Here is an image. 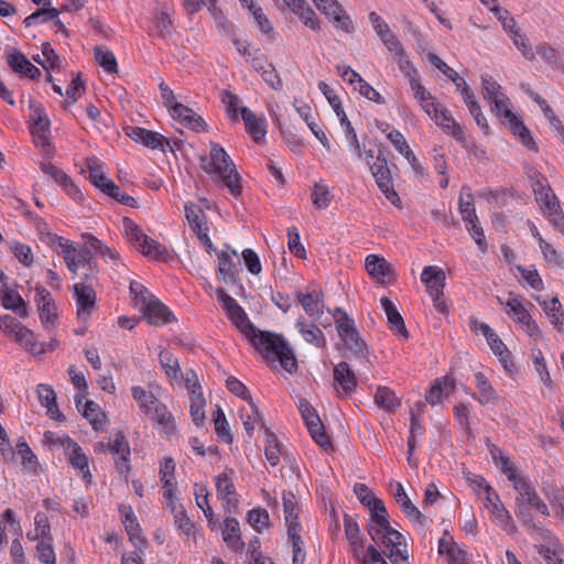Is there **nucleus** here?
Here are the masks:
<instances>
[{"label":"nucleus","instance_id":"f257e3e1","mask_svg":"<svg viewBox=\"0 0 564 564\" xmlns=\"http://www.w3.org/2000/svg\"><path fill=\"white\" fill-rule=\"evenodd\" d=\"M216 295L229 319L267 360H279L281 367L290 373L297 370L294 351L282 335L257 329L243 308L224 289H217Z\"/></svg>","mask_w":564,"mask_h":564},{"label":"nucleus","instance_id":"f03ea898","mask_svg":"<svg viewBox=\"0 0 564 564\" xmlns=\"http://www.w3.org/2000/svg\"><path fill=\"white\" fill-rule=\"evenodd\" d=\"M199 161L204 172L220 180L231 195L235 197L241 195V176L234 161L221 145L212 142L209 156L202 155Z\"/></svg>","mask_w":564,"mask_h":564},{"label":"nucleus","instance_id":"7ed1b4c3","mask_svg":"<svg viewBox=\"0 0 564 564\" xmlns=\"http://www.w3.org/2000/svg\"><path fill=\"white\" fill-rule=\"evenodd\" d=\"M514 490L518 492L516 497V516L528 528L536 529L538 527L531 516L530 508L547 517L550 516L549 507L540 498L529 477L516 482Z\"/></svg>","mask_w":564,"mask_h":564},{"label":"nucleus","instance_id":"20e7f679","mask_svg":"<svg viewBox=\"0 0 564 564\" xmlns=\"http://www.w3.org/2000/svg\"><path fill=\"white\" fill-rule=\"evenodd\" d=\"M45 241L59 249L66 267L72 273L76 274L77 270L85 265L90 271L96 269V264L93 262V249L88 245L87 247L77 248L73 241L48 231L45 234Z\"/></svg>","mask_w":564,"mask_h":564},{"label":"nucleus","instance_id":"39448f33","mask_svg":"<svg viewBox=\"0 0 564 564\" xmlns=\"http://www.w3.org/2000/svg\"><path fill=\"white\" fill-rule=\"evenodd\" d=\"M122 224L129 242L138 243L139 249L144 256L160 261H167L170 259L171 256L169 250L154 239L143 234L140 227L132 219L124 217Z\"/></svg>","mask_w":564,"mask_h":564},{"label":"nucleus","instance_id":"423d86ee","mask_svg":"<svg viewBox=\"0 0 564 564\" xmlns=\"http://www.w3.org/2000/svg\"><path fill=\"white\" fill-rule=\"evenodd\" d=\"M384 153L386 148L379 147L376 161L369 164V167L380 191L386 195L388 200L395 204L400 198L393 188L391 172Z\"/></svg>","mask_w":564,"mask_h":564},{"label":"nucleus","instance_id":"0eeeda50","mask_svg":"<svg viewBox=\"0 0 564 564\" xmlns=\"http://www.w3.org/2000/svg\"><path fill=\"white\" fill-rule=\"evenodd\" d=\"M313 2L336 30L348 34L355 32V24L351 18L337 0H313Z\"/></svg>","mask_w":564,"mask_h":564},{"label":"nucleus","instance_id":"6e6552de","mask_svg":"<svg viewBox=\"0 0 564 564\" xmlns=\"http://www.w3.org/2000/svg\"><path fill=\"white\" fill-rule=\"evenodd\" d=\"M299 411L312 436V438L322 447L330 446V440L325 432L324 425L316 412L307 400L301 399Z\"/></svg>","mask_w":564,"mask_h":564},{"label":"nucleus","instance_id":"1a4fd4ad","mask_svg":"<svg viewBox=\"0 0 564 564\" xmlns=\"http://www.w3.org/2000/svg\"><path fill=\"white\" fill-rule=\"evenodd\" d=\"M484 506L489 511L491 520L502 530L511 533L514 529V522L501 502L499 495L492 487H487V492L484 498Z\"/></svg>","mask_w":564,"mask_h":564},{"label":"nucleus","instance_id":"9d476101","mask_svg":"<svg viewBox=\"0 0 564 564\" xmlns=\"http://www.w3.org/2000/svg\"><path fill=\"white\" fill-rule=\"evenodd\" d=\"M61 447L64 449L69 465L78 469L83 475V479L90 484L93 476L89 470V459L83 452V448L70 437L62 438Z\"/></svg>","mask_w":564,"mask_h":564},{"label":"nucleus","instance_id":"9b49d317","mask_svg":"<svg viewBox=\"0 0 564 564\" xmlns=\"http://www.w3.org/2000/svg\"><path fill=\"white\" fill-rule=\"evenodd\" d=\"M218 265L217 274L226 284H236L239 282V260L238 252L227 246L226 251L217 252Z\"/></svg>","mask_w":564,"mask_h":564},{"label":"nucleus","instance_id":"f8f14e48","mask_svg":"<svg viewBox=\"0 0 564 564\" xmlns=\"http://www.w3.org/2000/svg\"><path fill=\"white\" fill-rule=\"evenodd\" d=\"M345 536L356 560L361 564H368L365 554V536L361 534L356 519L347 513L344 516Z\"/></svg>","mask_w":564,"mask_h":564},{"label":"nucleus","instance_id":"ddd939ff","mask_svg":"<svg viewBox=\"0 0 564 564\" xmlns=\"http://www.w3.org/2000/svg\"><path fill=\"white\" fill-rule=\"evenodd\" d=\"M74 296L77 305V317L87 321L96 307V292L91 285L83 282L74 284Z\"/></svg>","mask_w":564,"mask_h":564},{"label":"nucleus","instance_id":"4468645a","mask_svg":"<svg viewBox=\"0 0 564 564\" xmlns=\"http://www.w3.org/2000/svg\"><path fill=\"white\" fill-rule=\"evenodd\" d=\"M127 134L133 141L142 143L143 145H145L148 148L160 149L163 152L166 151V148H170L171 151H174L170 141L159 132L147 130L141 127H130Z\"/></svg>","mask_w":564,"mask_h":564},{"label":"nucleus","instance_id":"2eb2a0df","mask_svg":"<svg viewBox=\"0 0 564 564\" xmlns=\"http://www.w3.org/2000/svg\"><path fill=\"white\" fill-rule=\"evenodd\" d=\"M334 387L337 393L350 395L357 388V377L346 361L334 367Z\"/></svg>","mask_w":564,"mask_h":564},{"label":"nucleus","instance_id":"dca6fc26","mask_svg":"<svg viewBox=\"0 0 564 564\" xmlns=\"http://www.w3.org/2000/svg\"><path fill=\"white\" fill-rule=\"evenodd\" d=\"M140 311L148 323L154 326H162L174 321L173 313L156 297L140 307Z\"/></svg>","mask_w":564,"mask_h":564},{"label":"nucleus","instance_id":"f3484780","mask_svg":"<svg viewBox=\"0 0 564 564\" xmlns=\"http://www.w3.org/2000/svg\"><path fill=\"white\" fill-rule=\"evenodd\" d=\"M295 296L310 317L321 318L324 310V294L322 291L315 289L310 292L296 291Z\"/></svg>","mask_w":564,"mask_h":564},{"label":"nucleus","instance_id":"a211bd4d","mask_svg":"<svg viewBox=\"0 0 564 564\" xmlns=\"http://www.w3.org/2000/svg\"><path fill=\"white\" fill-rule=\"evenodd\" d=\"M365 264L369 275L380 283H389L394 279L393 268L383 257L369 254Z\"/></svg>","mask_w":564,"mask_h":564},{"label":"nucleus","instance_id":"6ab92c4d","mask_svg":"<svg viewBox=\"0 0 564 564\" xmlns=\"http://www.w3.org/2000/svg\"><path fill=\"white\" fill-rule=\"evenodd\" d=\"M41 170L43 173L53 178L58 185H61L66 193L73 198L77 199L83 196L79 188L73 183L72 178L59 167L55 166L51 162H42Z\"/></svg>","mask_w":564,"mask_h":564},{"label":"nucleus","instance_id":"aec40b11","mask_svg":"<svg viewBox=\"0 0 564 564\" xmlns=\"http://www.w3.org/2000/svg\"><path fill=\"white\" fill-rule=\"evenodd\" d=\"M108 449L118 456L116 467L120 474H128L130 471V446L124 435L120 432L116 434L112 442L108 443Z\"/></svg>","mask_w":564,"mask_h":564},{"label":"nucleus","instance_id":"412c9836","mask_svg":"<svg viewBox=\"0 0 564 564\" xmlns=\"http://www.w3.org/2000/svg\"><path fill=\"white\" fill-rule=\"evenodd\" d=\"M283 3L295 13L300 20L313 31H319L321 24L314 10L306 0H283Z\"/></svg>","mask_w":564,"mask_h":564},{"label":"nucleus","instance_id":"4be33fe9","mask_svg":"<svg viewBox=\"0 0 564 564\" xmlns=\"http://www.w3.org/2000/svg\"><path fill=\"white\" fill-rule=\"evenodd\" d=\"M395 491L393 492V497L395 501L400 505L402 511L404 514L413 519L416 523L420 525H426L429 522H431L425 514H423L410 500L408 497L403 486L398 482L395 486Z\"/></svg>","mask_w":564,"mask_h":564},{"label":"nucleus","instance_id":"5701e85b","mask_svg":"<svg viewBox=\"0 0 564 564\" xmlns=\"http://www.w3.org/2000/svg\"><path fill=\"white\" fill-rule=\"evenodd\" d=\"M421 281L426 285L432 297L443 295L445 273L442 269L434 265L425 267L421 273Z\"/></svg>","mask_w":564,"mask_h":564},{"label":"nucleus","instance_id":"b1692460","mask_svg":"<svg viewBox=\"0 0 564 564\" xmlns=\"http://www.w3.org/2000/svg\"><path fill=\"white\" fill-rule=\"evenodd\" d=\"M7 63L15 73L31 79H37L41 76V70L19 51H13L11 54H8Z\"/></svg>","mask_w":564,"mask_h":564},{"label":"nucleus","instance_id":"393cba45","mask_svg":"<svg viewBox=\"0 0 564 564\" xmlns=\"http://www.w3.org/2000/svg\"><path fill=\"white\" fill-rule=\"evenodd\" d=\"M438 553L445 554L449 564H467V553L462 550L447 531L438 541Z\"/></svg>","mask_w":564,"mask_h":564},{"label":"nucleus","instance_id":"a878e982","mask_svg":"<svg viewBox=\"0 0 564 564\" xmlns=\"http://www.w3.org/2000/svg\"><path fill=\"white\" fill-rule=\"evenodd\" d=\"M432 119L444 130V132L452 135L455 140L458 142L465 141V133L463 128L454 120L447 109L442 107L438 113H434L432 116Z\"/></svg>","mask_w":564,"mask_h":564},{"label":"nucleus","instance_id":"bb28decb","mask_svg":"<svg viewBox=\"0 0 564 564\" xmlns=\"http://www.w3.org/2000/svg\"><path fill=\"white\" fill-rule=\"evenodd\" d=\"M241 118L245 122L248 133L256 142L262 140L267 133V124L263 118L257 117L249 108L241 107Z\"/></svg>","mask_w":564,"mask_h":564},{"label":"nucleus","instance_id":"cd10ccee","mask_svg":"<svg viewBox=\"0 0 564 564\" xmlns=\"http://www.w3.org/2000/svg\"><path fill=\"white\" fill-rule=\"evenodd\" d=\"M193 379L196 380L195 372L192 371ZM191 393V405L189 412L193 422L197 426H202L205 421V399L200 392V387L196 384V381L193 383V387L189 391Z\"/></svg>","mask_w":564,"mask_h":564},{"label":"nucleus","instance_id":"c85d7f7f","mask_svg":"<svg viewBox=\"0 0 564 564\" xmlns=\"http://www.w3.org/2000/svg\"><path fill=\"white\" fill-rule=\"evenodd\" d=\"M226 387L232 394L248 402V404L251 406V412L257 422L262 421V413L253 402L249 390L240 380H238L235 377H229L226 380Z\"/></svg>","mask_w":564,"mask_h":564},{"label":"nucleus","instance_id":"c756f323","mask_svg":"<svg viewBox=\"0 0 564 564\" xmlns=\"http://www.w3.org/2000/svg\"><path fill=\"white\" fill-rule=\"evenodd\" d=\"M223 536L226 544L235 552L242 551L245 542L240 535L239 522L236 518H227L224 521Z\"/></svg>","mask_w":564,"mask_h":564},{"label":"nucleus","instance_id":"7c9ffc66","mask_svg":"<svg viewBox=\"0 0 564 564\" xmlns=\"http://www.w3.org/2000/svg\"><path fill=\"white\" fill-rule=\"evenodd\" d=\"M380 302L391 327H394L399 335H401L404 339H408L409 332L405 327L404 319L397 310L395 305L388 297H382Z\"/></svg>","mask_w":564,"mask_h":564},{"label":"nucleus","instance_id":"2f4dec72","mask_svg":"<svg viewBox=\"0 0 564 564\" xmlns=\"http://www.w3.org/2000/svg\"><path fill=\"white\" fill-rule=\"evenodd\" d=\"M84 239L85 243L88 245L96 253H99L106 262H111L116 267L122 264L120 256L116 249L104 245L101 240L93 235H85Z\"/></svg>","mask_w":564,"mask_h":564},{"label":"nucleus","instance_id":"473e14b6","mask_svg":"<svg viewBox=\"0 0 564 564\" xmlns=\"http://www.w3.org/2000/svg\"><path fill=\"white\" fill-rule=\"evenodd\" d=\"M282 502L288 531L291 527H294L295 530H301V524L299 522L300 508L297 506L295 495L292 491H283Z\"/></svg>","mask_w":564,"mask_h":564},{"label":"nucleus","instance_id":"72a5a7b5","mask_svg":"<svg viewBox=\"0 0 564 564\" xmlns=\"http://www.w3.org/2000/svg\"><path fill=\"white\" fill-rule=\"evenodd\" d=\"M295 326L306 343L317 348L326 345L324 333L315 324H306L303 318H300Z\"/></svg>","mask_w":564,"mask_h":564},{"label":"nucleus","instance_id":"f704fd0d","mask_svg":"<svg viewBox=\"0 0 564 564\" xmlns=\"http://www.w3.org/2000/svg\"><path fill=\"white\" fill-rule=\"evenodd\" d=\"M333 316L335 318L338 336L343 341L351 336L357 335L358 330L355 326L354 319L350 318L344 310L337 307L334 311Z\"/></svg>","mask_w":564,"mask_h":564},{"label":"nucleus","instance_id":"c9c22d12","mask_svg":"<svg viewBox=\"0 0 564 564\" xmlns=\"http://www.w3.org/2000/svg\"><path fill=\"white\" fill-rule=\"evenodd\" d=\"M475 380L478 389V393L471 394L475 400H477L480 404H488L489 402L497 399L496 390L492 388L491 383L482 372H477L475 375Z\"/></svg>","mask_w":564,"mask_h":564},{"label":"nucleus","instance_id":"e433bc0d","mask_svg":"<svg viewBox=\"0 0 564 564\" xmlns=\"http://www.w3.org/2000/svg\"><path fill=\"white\" fill-rule=\"evenodd\" d=\"M375 403L380 408L389 412H393L399 408L401 401L388 387L379 386L375 393Z\"/></svg>","mask_w":564,"mask_h":564},{"label":"nucleus","instance_id":"4c0bfd02","mask_svg":"<svg viewBox=\"0 0 564 564\" xmlns=\"http://www.w3.org/2000/svg\"><path fill=\"white\" fill-rule=\"evenodd\" d=\"M458 207L462 218L466 223V225L478 220L473 204V194L470 192V188L467 186L462 187Z\"/></svg>","mask_w":564,"mask_h":564},{"label":"nucleus","instance_id":"58836bf2","mask_svg":"<svg viewBox=\"0 0 564 564\" xmlns=\"http://www.w3.org/2000/svg\"><path fill=\"white\" fill-rule=\"evenodd\" d=\"M86 166L89 172V181L97 188L101 189L102 186L110 180L104 171V165L99 159L96 156L88 158L86 161Z\"/></svg>","mask_w":564,"mask_h":564},{"label":"nucleus","instance_id":"ea45409f","mask_svg":"<svg viewBox=\"0 0 564 564\" xmlns=\"http://www.w3.org/2000/svg\"><path fill=\"white\" fill-rule=\"evenodd\" d=\"M131 392L133 399L139 403L141 410L147 414L152 413V411L161 404L151 392L147 391L142 387H132Z\"/></svg>","mask_w":564,"mask_h":564},{"label":"nucleus","instance_id":"a19ab883","mask_svg":"<svg viewBox=\"0 0 564 564\" xmlns=\"http://www.w3.org/2000/svg\"><path fill=\"white\" fill-rule=\"evenodd\" d=\"M550 322L562 332L564 312L557 297L540 302Z\"/></svg>","mask_w":564,"mask_h":564},{"label":"nucleus","instance_id":"79ce46f5","mask_svg":"<svg viewBox=\"0 0 564 564\" xmlns=\"http://www.w3.org/2000/svg\"><path fill=\"white\" fill-rule=\"evenodd\" d=\"M2 305L7 310L15 312L21 317L28 316L26 303L24 302L22 296L13 290L4 292L2 296Z\"/></svg>","mask_w":564,"mask_h":564},{"label":"nucleus","instance_id":"37998d69","mask_svg":"<svg viewBox=\"0 0 564 564\" xmlns=\"http://www.w3.org/2000/svg\"><path fill=\"white\" fill-rule=\"evenodd\" d=\"M185 217L188 221L191 229L196 234L207 228L205 223V214L202 208L191 203L185 204Z\"/></svg>","mask_w":564,"mask_h":564},{"label":"nucleus","instance_id":"c03bdc74","mask_svg":"<svg viewBox=\"0 0 564 564\" xmlns=\"http://www.w3.org/2000/svg\"><path fill=\"white\" fill-rule=\"evenodd\" d=\"M301 530H295L294 527H291L288 531V538L292 545V564H304L306 558V553L304 550V542L302 536L300 535Z\"/></svg>","mask_w":564,"mask_h":564},{"label":"nucleus","instance_id":"a18cd8bd","mask_svg":"<svg viewBox=\"0 0 564 564\" xmlns=\"http://www.w3.org/2000/svg\"><path fill=\"white\" fill-rule=\"evenodd\" d=\"M14 339L18 344H20L24 349L33 352V354H42L44 352V349L37 348V339L34 333L22 325L20 328H18V333L14 336Z\"/></svg>","mask_w":564,"mask_h":564},{"label":"nucleus","instance_id":"49530a36","mask_svg":"<svg viewBox=\"0 0 564 564\" xmlns=\"http://www.w3.org/2000/svg\"><path fill=\"white\" fill-rule=\"evenodd\" d=\"M95 59L109 74L117 73L118 65L115 54L105 46H95Z\"/></svg>","mask_w":564,"mask_h":564},{"label":"nucleus","instance_id":"de8ad7c7","mask_svg":"<svg viewBox=\"0 0 564 564\" xmlns=\"http://www.w3.org/2000/svg\"><path fill=\"white\" fill-rule=\"evenodd\" d=\"M371 512V521L369 525H376L380 531H388L391 525L388 521V511L382 500H377L373 502V508L370 510Z\"/></svg>","mask_w":564,"mask_h":564},{"label":"nucleus","instance_id":"09e8293b","mask_svg":"<svg viewBox=\"0 0 564 564\" xmlns=\"http://www.w3.org/2000/svg\"><path fill=\"white\" fill-rule=\"evenodd\" d=\"M427 58L432 65L440 69L455 84L456 88H460L462 85H465V79L460 77L457 72L449 67L444 61H442L436 54L429 53Z\"/></svg>","mask_w":564,"mask_h":564},{"label":"nucleus","instance_id":"8fccbe9b","mask_svg":"<svg viewBox=\"0 0 564 564\" xmlns=\"http://www.w3.org/2000/svg\"><path fill=\"white\" fill-rule=\"evenodd\" d=\"M232 473V469H229L219 474L216 477L217 497L220 500H225L227 496H232L234 494H236L235 485L231 477Z\"/></svg>","mask_w":564,"mask_h":564},{"label":"nucleus","instance_id":"3c124183","mask_svg":"<svg viewBox=\"0 0 564 564\" xmlns=\"http://www.w3.org/2000/svg\"><path fill=\"white\" fill-rule=\"evenodd\" d=\"M171 511L174 514V523L177 527V530L185 535H191L194 525L183 506L173 505Z\"/></svg>","mask_w":564,"mask_h":564},{"label":"nucleus","instance_id":"603ef678","mask_svg":"<svg viewBox=\"0 0 564 564\" xmlns=\"http://www.w3.org/2000/svg\"><path fill=\"white\" fill-rule=\"evenodd\" d=\"M152 419L159 423L166 434H173L175 431V423L172 414L167 411L166 406L160 404L152 411Z\"/></svg>","mask_w":564,"mask_h":564},{"label":"nucleus","instance_id":"864d4df0","mask_svg":"<svg viewBox=\"0 0 564 564\" xmlns=\"http://www.w3.org/2000/svg\"><path fill=\"white\" fill-rule=\"evenodd\" d=\"M510 130L512 131L513 134L519 137L520 141L527 149L534 152L538 151V145L533 138L531 137L529 129L519 118H513V124L512 127H510Z\"/></svg>","mask_w":564,"mask_h":564},{"label":"nucleus","instance_id":"5fc2aeb1","mask_svg":"<svg viewBox=\"0 0 564 564\" xmlns=\"http://www.w3.org/2000/svg\"><path fill=\"white\" fill-rule=\"evenodd\" d=\"M34 524V536H31V532H28V538L30 540L36 541L39 539H42L52 541L50 522L44 513L39 512L35 514Z\"/></svg>","mask_w":564,"mask_h":564},{"label":"nucleus","instance_id":"6e6d98bb","mask_svg":"<svg viewBox=\"0 0 564 564\" xmlns=\"http://www.w3.org/2000/svg\"><path fill=\"white\" fill-rule=\"evenodd\" d=\"M492 458L496 462V464L500 465L501 473L513 484V488L516 487V482H518L520 479H525L527 476L523 474L518 473L517 468L509 462L508 457H505L500 455L497 457L492 453Z\"/></svg>","mask_w":564,"mask_h":564},{"label":"nucleus","instance_id":"4d7b16f0","mask_svg":"<svg viewBox=\"0 0 564 564\" xmlns=\"http://www.w3.org/2000/svg\"><path fill=\"white\" fill-rule=\"evenodd\" d=\"M248 522L259 533L270 527L269 512L263 508H254L248 512Z\"/></svg>","mask_w":564,"mask_h":564},{"label":"nucleus","instance_id":"13d9d810","mask_svg":"<svg viewBox=\"0 0 564 564\" xmlns=\"http://www.w3.org/2000/svg\"><path fill=\"white\" fill-rule=\"evenodd\" d=\"M58 10L55 8H42L26 17L23 21L25 26L36 25L40 22H47L55 20L58 15Z\"/></svg>","mask_w":564,"mask_h":564},{"label":"nucleus","instance_id":"bf43d9fd","mask_svg":"<svg viewBox=\"0 0 564 564\" xmlns=\"http://www.w3.org/2000/svg\"><path fill=\"white\" fill-rule=\"evenodd\" d=\"M544 213L557 229L564 228V215L562 213L557 197L542 206Z\"/></svg>","mask_w":564,"mask_h":564},{"label":"nucleus","instance_id":"052dcab7","mask_svg":"<svg viewBox=\"0 0 564 564\" xmlns=\"http://www.w3.org/2000/svg\"><path fill=\"white\" fill-rule=\"evenodd\" d=\"M346 348L357 359H366L368 356V346L360 337L359 333L344 340Z\"/></svg>","mask_w":564,"mask_h":564},{"label":"nucleus","instance_id":"680f3d73","mask_svg":"<svg viewBox=\"0 0 564 564\" xmlns=\"http://www.w3.org/2000/svg\"><path fill=\"white\" fill-rule=\"evenodd\" d=\"M160 362L169 378H177L181 372L178 359L167 350L160 352Z\"/></svg>","mask_w":564,"mask_h":564},{"label":"nucleus","instance_id":"e2e57ef3","mask_svg":"<svg viewBox=\"0 0 564 564\" xmlns=\"http://www.w3.org/2000/svg\"><path fill=\"white\" fill-rule=\"evenodd\" d=\"M312 202L317 209H325L330 203L328 187L323 183H316L312 192Z\"/></svg>","mask_w":564,"mask_h":564},{"label":"nucleus","instance_id":"0e129e2a","mask_svg":"<svg viewBox=\"0 0 564 564\" xmlns=\"http://www.w3.org/2000/svg\"><path fill=\"white\" fill-rule=\"evenodd\" d=\"M214 423H215V432L218 435V437L225 443H231L232 435L229 432L226 415L219 406L217 408Z\"/></svg>","mask_w":564,"mask_h":564},{"label":"nucleus","instance_id":"69168bd1","mask_svg":"<svg viewBox=\"0 0 564 564\" xmlns=\"http://www.w3.org/2000/svg\"><path fill=\"white\" fill-rule=\"evenodd\" d=\"M155 28L158 35L161 39H167L173 33V22L165 11H160L155 14Z\"/></svg>","mask_w":564,"mask_h":564},{"label":"nucleus","instance_id":"338daca9","mask_svg":"<svg viewBox=\"0 0 564 564\" xmlns=\"http://www.w3.org/2000/svg\"><path fill=\"white\" fill-rule=\"evenodd\" d=\"M491 106V111L498 117V118H505L508 120L509 127H512L513 124V118H518L508 107V104L505 99H501L500 97H497L489 101Z\"/></svg>","mask_w":564,"mask_h":564},{"label":"nucleus","instance_id":"774afa93","mask_svg":"<svg viewBox=\"0 0 564 564\" xmlns=\"http://www.w3.org/2000/svg\"><path fill=\"white\" fill-rule=\"evenodd\" d=\"M507 314L512 316L519 323L525 322L531 315L528 310L521 304V302L516 297H510L506 302Z\"/></svg>","mask_w":564,"mask_h":564}]
</instances>
